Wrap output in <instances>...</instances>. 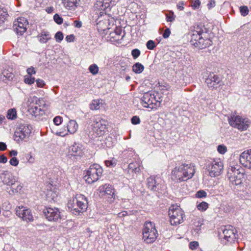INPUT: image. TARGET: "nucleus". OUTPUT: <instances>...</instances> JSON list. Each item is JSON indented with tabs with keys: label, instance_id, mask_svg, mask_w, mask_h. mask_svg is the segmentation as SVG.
Listing matches in <instances>:
<instances>
[{
	"label": "nucleus",
	"instance_id": "obj_1",
	"mask_svg": "<svg viewBox=\"0 0 251 251\" xmlns=\"http://www.w3.org/2000/svg\"><path fill=\"white\" fill-rule=\"evenodd\" d=\"M118 0H98L94 5V9L99 15L97 19V28L100 31H105L110 28L109 16L107 10L111 5H116Z\"/></svg>",
	"mask_w": 251,
	"mask_h": 251
},
{
	"label": "nucleus",
	"instance_id": "obj_2",
	"mask_svg": "<svg viewBox=\"0 0 251 251\" xmlns=\"http://www.w3.org/2000/svg\"><path fill=\"white\" fill-rule=\"evenodd\" d=\"M195 169L191 164H183L176 167L172 172V179L177 181H186L194 175Z\"/></svg>",
	"mask_w": 251,
	"mask_h": 251
},
{
	"label": "nucleus",
	"instance_id": "obj_3",
	"mask_svg": "<svg viewBox=\"0 0 251 251\" xmlns=\"http://www.w3.org/2000/svg\"><path fill=\"white\" fill-rule=\"evenodd\" d=\"M68 207L73 211L75 214H76V213L83 212L87 209L88 202L83 195L77 194L75 198L69 201Z\"/></svg>",
	"mask_w": 251,
	"mask_h": 251
},
{
	"label": "nucleus",
	"instance_id": "obj_4",
	"mask_svg": "<svg viewBox=\"0 0 251 251\" xmlns=\"http://www.w3.org/2000/svg\"><path fill=\"white\" fill-rule=\"evenodd\" d=\"M157 236L155 224L151 222H146L143 229V239L147 243H153Z\"/></svg>",
	"mask_w": 251,
	"mask_h": 251
},
{
	"label": "nucleus",
	"instance_id": "obj_5",
	"mask_svg": "<svg viewBox=\"0 0 251 251\" xmlns=\"http://www.w3.org/2000/svg\"><path fill=\"white\" fill-rule=\"evenodd\" d=\"M229 124L240 131L246 130L250 126L251 121L247 118L239 115H232L228 118Z\"/></svg>",
	"mask_w": 251,
	"mask_h": 251
},
{
	"label": "nucleus",
	"instance_id": "obj_6",
	"mask_svg": "<svg viewBox=\"0 0 251 251\" xmlns=\"http://www.w3.org/2000/svg\"><path fill=\"white\" fill-rule=\"evenodd\" d=\"M103 172L102 168L98 164L91 165L86 172L84 176L85 181L89 184L97 181L101 176Z\"/></svg>",
	"mask_w": 251,
	"mask_h": 251
},
{
	"label": "nucleus",
	"instance_id": "obj_7",
	"mask_svg": "<svg viewBox=\"0 0 251 251\" xmlns=\"http://www.w3.org/2000/svg\"><path fill=\"white\" fill-rule=\"evenodd\" d=\"M28 102V110L32 116L36 117L43 115L44 112L42 107L44 106L45 104L42 99H38L37 97H33L29 100Z\"/></svg>",
	"mask_w": 251,
	"mask_h": 251
},
{
	"label": "nucleus",
	"instance_id": "obj_8",
	"mask_svg": "<svg viewBox=\"0 0 251 251\" xmlns=\"http://www.w3.org/2000/svg\"><path fill=\"white\" fill-rule=\"evenodd\" d=\"M170 223L172 225H177L183 221V212L177 205H172L169 210Z\"/></svg>",
	"mask_w": 251,
	"mask_h": 251
},
{
	"label": "nucleus",
	"instance_id": "obj_9",
	"mask_svg": "<svg viewBox=\"0 0 251 251\" xmlns=\"http://www.w3.org/2000/svg\"><path fill=\"white\" fill-rule=\"evenodd\" d=\"M224 169L223 162L220 159H215L209 162L206 165L208 175L211 177L219 176Z\"/></svg>",
	"mask_w": 251,
	"mask_h": 251
},
{
	"label": "nucleus",
	"instance_id": "obj_10",
	"mask_svg": "<svg viewBox=\"0 0 251 251\" xmlns=\"http://www.w3.org/2000/svg\"><path fill=\"white\" fill-rule=\"evenodd\" d=\"M141 103L144 107L153 109L160 106V101L156 99L154 94L147 92L141 99Z\"/></svg>",
	"mask_w": 251,
	"mask_h": 251
},
{
	"label": "nucleus",
	"instance_id": "obj_11",
	"mask_svg": "<svg viewBox=\"0 0 251 251\" xmlns=\"http://www.w3.org/2000/svg\"><path fill=\"white\" fill-rule=\"evenodd\" d=\"M228 177L229 181L233 185L239 186L244 179V173L235 167H231L228 171Z\"/></svg>",
	"mask_w": 251,
	"mask_h": 251
},
{
	"label": "nucleus",
	"instance_id": "obj_12",
	"mask_svg": "<svg viewBox=\"0 0 251 251\" xmlns=\"http://www.w3.org/2000/svg\"><path fill=\"white\" fill-rule=\"evenodd\" d=\"M208 88L211 90L218 89L224 85L221 78L214 73H210L205 80Z\"/></svg>",
	"mask_w": 251,
	"mask_h": 251
},
{
	"label": "nucleus",
	"instance_id": "obj_13",
	"mask_svg": "<svg viewBox=\"0 0 251 251\" xmlns=\"http://www.w3.org/2000/svg\"><path fill=\"white\" fill-rule=\"evenodd\" d=\"M206 28L202 25H195L190 28L191 44L195 46V43L197 42L201 35L204 32Z\"/></svg>",
	"mask_w": 251,
	"mask_h": 251
},
{
	"label": "nucleus",
	"instance_id": "obj_14",
	"mask_svg": "<svg viewBox=\"0 0 251 251\" xmlns=\"http://www.w3.org/2000/svg\"><path fill=\"white\" fill-rule=\"evenodd\" d=\"M106 122L103 119H96L92 125V130L96 136H101L106 132Z\"/></svg>",
	"mask_w": 251,
	"mask_h": 251
},
{
	"label": "nucleus",
	"instance_id": "obj_15",
	"mask_svg": "<svg viewBox=\"0 0 251 251\" xmlns=\"http://www.w3.org/2000/svg\"><path fill=\"white\" fill-rule=\"evenodd\" d=\"M43 213L46 219L50 222H57L61 219L60 212L57 208L46 207L44 209Z\"/></svg>",
	"mask_w": 251,
	"mask_h": 251
},
{
	"label": "nucleus",
	"instance_id": "obj_16",
	"mask_svg": "<svg viewBox=\"0 0 251 251\" xmlns=\"http://www.w3.org/2000/svg\"><path fill=\"white\" fill-rule=\"evenodd\" d=\"M17 215L22 219L24 221L26 222H31L33 221V217L31 210L23 206H19L16 208Z\"/></svg>",
	"mask_w": 251,
	"mask_h": 251
},
{
	"label": "nucleus",
	"instance_id": "obj_17",
	"mask_svg": "<svg viewBox=\"0 0 251 251\" xmlns=\"http://www.w3.org/2000/svg\"><path fill=\"white\" fill-rule=\"evenodd\" d=\"M27 25V20L25 18L21 17L14 22L13 28L18 34L22 35L26 31Z\"/></svg>",
	"mask_w": 251,
	"mask_h": 251
},
{
	"label": "nucleus",
	"instance_id": "obj_18",
	"mask_svg": "<svg viewBox=\"0 0 251 251\" xmlns=\"http://www.w3.org/2000/svg\"><path fill=\"white\" fill-rule=\"evenodd\" d=\"M31 133V127L27 125H21L15 132L14 137L16 140L19 141L27 138Z\"/></svg>",
	"mask_w": 251,
	"mask_h": 251
},
{
	"label": "nucleus",
	"instance_id": "obj_19",
	"mask_svg": "<svg viewBox=\"0 0 251 251\" xmlns=\"http://www.w3.org/2000/svg\"><path fill=\"white\" fill-rule=\"evenodd\" d=\"M223 239L228 242H234L237 238L236 230L231 226H226L223 230Z\"/></svg>",
	"mask_w": 251,
	"mask_h": 251
},
{
	"label": "nucleus",
	"instance_id": "obj_20",
	"mask_svg": "<svg viewBox=\"0 0 251 251\" xmlns=\"http://www.w3.org/2000/svg\"><path fill=\"white\" fill-rule=\"evenodd\" d=\"M240 162L245 167L251 169V149L245 151L240 154Z\"/></svg>",
	"mask_w": 251,
	"mask_h": 251
},
{
	"label": "nucleus",
	"instance_id": "obj_21",
	"mask_svg": "<svg viewBox=\"0 0 251 251\" xmlns=\"http://www.w3.org/2000/svg\"><path fill=\"white\" fill-rule=\"evenodd\" d=\"M195 43V47L202 49L208 47L212 44V41L208 38L206 32H204L201 35L199 41Z\"/></svg>",
	"mask_w": 251,
	"mask_h": 251
},
{
	"label": "nucleus",
	"instance_id": "obj_22",
	"mask_svg": "<svg viewBox=\"0 0 251 251\" xmlns=\"http://www.w3.org/2000/svg\"><path fill=\"white\" fill-rule=\"evenodd\" d=\"M46 195L47 199L49 201H55L58 196V189L55 186L49 184L47 186Z\"/></svg>",
	"mask_w": 251,
	"mask_h": 251
},
{
	"label": "nucleus",
	"instance_id": "obj_23",
	"mask_svg": "<svg viewBox=\"0 0 251 251\" xmlns=\"http://www.w3.org/2000/svg\"><path fill=\"white\" fill-rule=\"evenodd\" d=\"M98 191L100 193H104L108 195L111 196L112 198H115V191L113 187L107 184H105L101 186H100Z\"/></svg>",
	"mask_w": 251,
	"mask_h": 251
},
{
	"label": "nucleus",
	"instance_id": "obj_24",
	"mask_svg": "<svg viewBox=\"0 0 251 251\" xmlns=\"http://www.w3.org/2000/svg\"><path fill=\"white\" fill-rule=\"evenodd\" d=\"M160 182V179L157 176H151L147 179L148 187L153 191H155L156 188L159 186Z\"/></svg>",
	"mask_w": 251,
	"mask_h": 251
},
{
	"label": "nucleus",
	"instance_id": "obj_25",
	"mask_svg": "<svg viewBox=\"0 0 251 251\" xmlns=\"http://www.w3.org/2000/svg\"><path fill=\"white\" fill-rule=\"evenodd\" d=\"M3 182L7 186H12L16 182V179L14 176L10 174H6L4 175L3 179Z\"/></svg>",
	"mask_w": 251,
	"mask_h": 251
},
{
	"label": "nucleus",
	"instance_id": "obj_26",
	"mask_svg": "<svg viewBox=\"0 0 251 251\" xmlns=\"http://www.w3.org/2000/svg\"><path fill=\"white\" fill-rule=\"evenodd\" d=\"M77 0H62L63 6L68 10L74 9L76 6Z\"/></svg>",
	"mask_w": 251,
	"mask_h": 251
},
{
	"label": "nucleus",
	"instance_id": "obj_27",
	"mask_svg": "<svg viewBox=\"0 0 251 251\" xmlns=\"http://www.w3.org/2000/svg\"><path fill=\"white\" fill-rule=\"evenodd\" d=\"M78 125L75 120H70L67 125V130L71 134L75 133L78 129Z\"/></svg>",
	"mask_w": 251,
	"mask_h": 251
},
{
	"label": "nucleus",
	"instance_id": "obj_28",
	"mask_svg": "<svg viewBox=\"0 0 251 251\" xmlns=\"http://www.w3.org/2000/svg\"><path fill=\"white\" fill-rule=\"evenodd\" d=\"M69 153V155L71 156H80L82 151L78 146L75 144L70 147Z\"/></svg>",
	"mask_w": 251,
	"mask_h": 251
},
{
	"label": "nucleus",
	"instance_id": "obj_29",
	"mask_svg": "<svg viewBox=\"0 0 251 251\" xmlns=\"http://www.w3.org/2000/svg\"><path fill=\"white\" fill-rule=\"evenodd\" d=\"M38 38L41 43H45L50 39V35L48 31H42L38 35Z\"/></svg>",
	"mask_w": 251,
	"mask_h": 251
},
{
	"label": "nucleus",
	"instance_id": "obj_30",
	"mask_svg": "<svg viewBox=\"0 0 251 251\" xmlns=\"http://www.w3.org/2000/svg\"><path fill=\"white\" fill-rule=\"evenodd\" d=\"M13 75L9 72L8 70H4L2 73V75L0 76V79L3 81H5L6 79H12Z\"/></svg>",
	"mask_w": 251,
	"mask_h": 251
},
{
	"label": "nucleus",
	"instance_id": "obj_31",
	"mask_svg": "<svg viewBox=\"0 0 251 251\" xmlns=\"http://www.w3.org/2000/svg\"><path fill=\"white\" fill-rule=\"evenodd\" d=\"M128 169L135 173H139L141 171V169L139 164L136 162H132L128 165Z\"/></svg>",
	"mask_w": 251,
	"mask_h": 251
},
{
	"label": "nucleus",
	"instance_id": "obj_32",
	"mask_svg": "<svg viewBox=\"0 0 251 251\" xmlns=\"http://www.w3.org/2000/svg\"><path fill=\"white\" fill-rule=\"evenodd\" d=\"M144 69V67L140 63H136L132 66V71L136 74L141 73Z\"/></svg>",
	"mask_w": 251,
	"mask_h": 251
},
{
	"label": "nucleus",
	"instance_id": "obj_33",
	"mask_svg": "<svg viewBox=\"0 0 251 251\" xmlns=\"http://www.w3.org/2000/svg\"><path fill=\"white\" fill-rule=\"evenodd\" d=\"M7 118L10 120H14L17 117V112L15 109L12 108L8 110Z\"/></svg>",
	"mask_w": 251,
	"mask_h": 251
},
{
	"label": "nucleus",
	"instance_id": "obj_34",
	"mask_svg": "<svg viewBox=\"0 0 251 251\" xmlns=\"http://www.w3.org/2000/svg\"><path fill=\"white\" fill-rule=\"evenodd\" d=\"M100 100H93L92 103L90 104V108L91 110H98L100 107Z\"/></svg>",
	"mask_w": 251,
	"mask_h": 251
},
{
	"label": "nucleus",
	"instance_id": "obj_35",
	"mask_svg": "<svg viewBox=\"0 0 251 251\" xmlns=\"http://www.w3.org/2000/svg\"><path fill=\"white\" fill-rule=\"evenodd\" d=\"M117 160L114 158H111L109 160L105 161V164L108 167H114L117 164Z\"/></svg>",
	"mask_w": 251,
	"mask_h": 251
},
{
	"label": "nucleus",
	"instance_id": "obj_36",
	"mask_svg": "<svg viewBox=\"0 0 251 251\" xmlns=\"http://www.w3.org/2000/svg\"><path fill=\"white\" fill-rule=\"evenodd\" d=\"M208 205L207 202L202 201L197 205V208L200 211H204L208 208Z\"/></svg>",
	"mask_w": 251,
	"mask_h": 251
},
{
	"label": "nucleus",
	"instance_id": "obj_37",
	"mask_svg": "<svg viewBox=\"0 0 251 251\" xmlns=\"http://www.w3.org/2000/svg\"><path fill=\"white\" fill-rule=\"evenodd\" d=\"M89 71L93 75H96L98 73L99 67L96 64H92L89 66Z\"/></svg>",
	"mask_w": 251,
	"mask_h": 251
},
{
	"label": "nucleus",
	"instance_id": "obj_38",
	"mask_svg": "<svg viewBox=\"0 0 251 251\" xmlns=\"http://www.w3.org/2000/svg\"><path fill=\"white\" fill-rule=\"evenodd\" d=\"M249 9L246 6H242L240 7V12L243 16H247L249 13Z\"/></svg>",
	"mask_w": 251,
	"mask_h": 251
},
{
	"label": "nucleus",
	"instance_id": "obj_39",
	"mask_svg": "<svg viewBox=\"0 0 251 251\" xmlns=\"http://www.w3.org/2000/svg\"><path fill=\"white\" fill-rule=\"evenodd\" d=\"M206 196L207 193L204 190H199L196 194V197L198 198H205Z\"/></svg>",
	"mask_w": 251,
	"mask_h": 251
},
{
	"label": "nucleus",
	"instance_id": "obj_40",
	"mask_svg": "<svg viewBox=\"0 0 251 251\" xmlns=\"http://www.w3.org/2000/svg\"><path fill=\"white\" fill-rule=\"evenodd\" d=\"M7 16L8 14L5 11L3 10H0V23L3 22L4 20L7 17Z\"/></svg>",
	"mask_w": 251,
	"mask_h": 251
},
{
	"label": "nucleus",
	"instance_id": "obj_41",
	"mask_svg": "<svg viewBox=\"0 0 251 251\" xmlns=\"http://www.w3.org/2000/svg\"><path fill=\"white\" fill-rule=\"evenodd\" d=\"M24 81L25 83L30 85L34 82L35 78L34 77H31V76H25Z\"/></svg>",
	"mask_w": 251,
	"mask_h": 251
},
{
	"label": "nucleus",
	"instance_id": "obj_42",
	"mask_svg": "<svg viewBox=\"0 0 251 251\" xmlns=\"http://www.w3.org/2000/svg\"><path fill=\"white\" fill-rule=\"evenodd\" d=\"M218 152L221 154H224L227 151V148L225 145H219L217 148Z\"/></svg>",
	"mask_w": 251,
	"mask_h": 251
},
{
	"label": "nucleus",
	"instance_id": "obj_43",
	"mask_svg": "<svg viewBox=\"0 0 251 251\" xmlns=\"http://www.w3.org/2000/svg\"><path fill=\"white\" fill-rule=\"evenodd\" d=\"M53 19L54 21L58 25H61L63 22V18L60 17V16L57 14H55L54 15Z\"/></svg>",
	"mask_w": 251,
	"mask_h": 251
},
{
	"label": "nucleus",
	"instance_id": "obj_44",
	"mask_svg": "<svg viewBox=\"0 0 251 251\" xmlns=\"http://www.w3.org/2000/svg\"><path fill=\"white\" fill-rule=\"evenodd\" d=\"M166 17H167V22H173L175 19V16H174V13L172 11H170L169 13V14H166Z\"/></svg>",
	"mask_w": 251,
	"mask_h": 251
},
{
	"label": "nucleus",
	"instance_id": "obj_45",
	"mask_svg": "<svg viewBox=\"0 0 251 251\" xmlns=\"http://www.w3.org/2000/svg\"><path fill=\"white\" fill-rule=\"evenodd\" d=\"M201 2L200 0H194L191 6L194 9H199L201 6Z\"/></svg>",
	"mask_w": 251,
	"mask_h": 251
},
{
	"label": "nucleus",
	"instance_id": "obj_46",
	"mask_svg": "<svg viewBox=\"0 0 251 251\" xmlns=\"http://www.w3.org/2000/svg\"><path fill=\"white\" fill-rule=\"evenodd\" d=\"M146 46L147 48L149 50H153L155 47L154 42L151 40L147 42Z\"/></svg>",
	"mask_w": 251,
	"mask_h": 251
},
{
	"label": "nucleus",
	"instance_id": "obj_47",
	"mask_svg": "<svg viewBox=\"0 0 251 251\" xmlns=\"http://www.w3.org/2000/svg\"><path fill=\"white\" fill-rule=\"evenodd\" d=\"M56 41L58 42H61L63 39V35L61 32H57L55 35Z\"/></svg>",
	"mask_w": 251,
	"mask_h": 251
},
{
	"label": "nucleus",
	"instance_id": "obj_48",
	"mask_svg": "<svg viewBox=\"0 0 251 251\" xmlns=\"http://www.w3.org/2000/svg\"><path fill=\"white\" fill-rule=\"evenodd\" d=\"M22 188L23 186L22 185H18L16 188H12L11 190L12 193H10V194L20 193L22 191Z\"/></svg>",
	"mask_w": 251,
	"mask_h": 251
},
{
	"label": "nucleus",
	"instance_id": "obj_49",
	"mask_svg": "<svg viewBox=\"0 0 251 251\" xmlns=\"http://www.w3.org/2000/svg\"><path fill=\"white\" fill-rule=\"evenodd\" d=\"M199 244L197 241L191 242L189 244V248L192 250H196L199 246Z\"/></svg>",
	"mask_w": 251,
	"mask_h": 251
},
{
	"label": "nucleus",
	"instance_id": "obj_50",
	"mask_svg": "<svg viewBox=\"0 0 251 251\" xmlns=\"http://www.w3.org/2000/svg\"><path fill=\"white\" fill-rule=\"evenodd\" d=\"M132 55L134 58H137L140 54V51L138 49H134L132 50Z\"/></svg>",
	"mask_w": 251,
	"mask_h": 251
},
{
	"label": "nucleus",
	"instance_id": "obj_51",
	"mask_svg": "<svg viewBox=\"0 0 251 251\" xmlns=\"http://www.w3.org/2000/svg\"><path fill=\"white\" fill-rule=\"evenodd\" d=\"M131 121L132 124L137 125L140 124V119L139 117L135 116L131 118Z\"/></svg>",
	"mask_w": 251,
	"mask_h": 251
},
{
	"label": "nucleus",
	"instance_id": "obj_52",
	"mask_svg": "<svg viewBox=\"0 0 251 251\" xmlns=\"http://www.w3.org/2000/svg\"><path fill=\"white\" fill-rule=\"evenodd\" d=\"M62 122V118L60 116H57L53 119V122L56 126H58L61 124Z\"/></svg>",
	"mask_w": 251,
	"mask_h": 251
},
{
	"label": "nucleus",
	"instance_id": "obj_53",
	"mask_svg": "<svg viewBox=\"0 0 251 251\" xmlns=\"http://www.w3.org/2000/svg\"><path fill=\"white\" fill-rule=\"evenodd\" d=\"M9 163L13 166H17L19 164V160L17 158L14 157L10 159Z\"/></svg>",
	"mask_w": 251,
	"mask_h": 251
},
{
	"label": "nucleus",
	"instance_id": "obj_54",
	"mask_svg": "<svg viewBox=\"0 0 251 251\" xmlns=\"http://www.w3.org/2000/svg\"><path fill=\"white\" fill-rule=\"evenodd\" d=\"M36 83L37 86L38 87H41V88L43 87V86L45 85V83L44 80L40 79H37L36 80Z\"/></svg>",
	"mask_w": 251,
	"mask_h": 251
},
{
	"label": "nucleus",
	"instance_id": "obj_55",
	"mask_svg": "<svg viewBox=\"0 0 251 251\" xmlns=\"http://www.w3.org/2000/svg\"><path fill=\"white\" fill-rule=\"evenodd\" d=\"M216 5V2L214 0H210L207 5V7L209 9L214 7Z\"/></svg>",
	"mask_w": 251,
	"mask_h": 251
},
{
	"label": "nucleus",
	"instance_id": "obj_56",
	"mask_svg": "<svg viewBox=\"0 0 251 251\" xmlns=\"http://www.w3.org/2000/svg\"><path fill=\"white\" fill-rule=\"evenodd\" d=\"M171 34V31L169 28H166L163 34V37L164 38H167L169 37Z\"/></svg>",
	"mask_w": 251,
	"mask_h": 251
},
{
	"label": "nucleus",
	"instance_id": "obj_57",
	"mask_svg": "<svg viewBox=\"0 0 251 251\" xmlns=\"http://www.w3.org/2000/svg\"><path fill=\"white\" fill-rule=\"evenodd\" d=\"M26 72L27 74L30 75L32 74H35L36 73V71H35L34 68L32 67L28 68L26 70Z\"/></svg>",
	"mask_w": 251,
	"mask_h": 251
},
{
	"label": "nucleus",
	"instance_id": "obj_58",
	"mask_svg": "<svg viewBox=\"0 0 251 251\" xmlns=\"http://www.w3.org/2000/svg\"><path fill=\"white\" fill-rule=\"evenodd\" d=\"M74 36L73 34L67 35L66 37V40L68 42H71L74 41Z\"/></svg>",
	"mask_w": 251,
	"mask_h": 251
},
{
	"label": "nucleus",
	"instance_id": "obj_59",
	"mask_svg": "<svg viewBox=\"0 0 251 251\" xmlns=\"http://www.w3.org/2000/svg\"><path fill=\"white\" fill-rule=\"evenodd\" d=\"M184 2L183 1H179L177 4V8L180 10H183L184 9Z\"/></svg>",
	"mask_w": 251,
	"mask_h": 251
},
{
	"label": "nucleus",
	"instance_id": "obj_60",
	"mask_svg": "<svg viewBox=\"0 0 251 251\" xmlns=\"http://www.w3.org/2000/svg\"><path fill=\"white\" fill-rule=\"evenodd\" d=\"M7 161V159L4 155H0V163H5Z\"/></svg>",
	"mask_w": 251,
	"mask_h": 251
},
{
	"label": "nucleus",
	"instance_id": "obj_61",
	"mask_svg": "<svg viewBox=\"0 0 251 251\" xmlns=\"http://www.w3.org/2000/svg\"><path fill=\"white\" fill-rule=\"evenodd\" d=\"M6 145L3 142H0V151H4L6 149Z\"/></svg>",
	"mask_w": 251,
	"mask_h": 251
},
{
	"label": "nucleus",
	"instance_id": "obj_62",
	"mask_svg": "<svg viewBox=\"0 0 251 251\" xmlns=\"http://www.w3.org/2000/svg\"><path fill=\"white\" fill-rule=\"evenodd\" d=\"M75 26L76 27L80 28L82 26V24L80 22H79L78 21H75L74 22Z\"/></svg>",
	"mask_w": 251,
	"mask_h": 251
},
{
	"label": "nucleus",
	"instance_id": "obj_63",
	"mask_svg": "<svg viewBox=\"0 0 251 251\" xmlns=\"http://www.w3.org/2000/svg\"><path fill=\"white\" fill-rule=\"evenodd\" d=\"M54 9L52 6L48 7L46 8V10L48 13H51L53 12Z\"/></svg>",
	"mask_w": 251,
	"mask_h": 251
},
{
	"label": "nucleus",
	"instance_id": "obj_64",
	"mask_svg": "<svg viewBox=\"0 0 251 251\" xmlns=\"http://www.w3.org/2000/svg\"><path fill=\"white\" fill-rule=\"evenodd\" d=\"M9 154L11 156H15L17 155L18 152L15 150H12L10 151Z\"/></svg>",
	"mask_w": 251,
	"mask_h": 251
}]
</instances>
